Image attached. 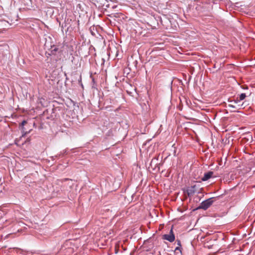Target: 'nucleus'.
<instances>
[{"mask_svg": "<svg viewBox=\"0 0 255 255\" xmlns=\"http://www.w3.org/2000/svg\"><path fill=\"white\" fill-rule=\"evenodd\" d=\"M192 69H193V70H194V67H191Z\"/></svg>", "mask_w": 255, "mask_h": 255, "instance_id": "dca6fc26", "label": "nucleus"}, {"mask_svg": "<svg viewBox=\"0 0 255 255\" xmlns=\"http://www.w3.org/2000/svg\"><path fill=\"white\" fill-rule=\"evenodd\" d=\"M243 89H248V87H245V88L243 87Z\"/></svg>", "mask_w": 255, "mask_h": 255, "instance_id": "2eb2a0df", "label": "nucleus"}, {"mask_svg": "<svg viewBox=\"0 0 255 255\" xmlns=\"http://www.w3.org/2000/svg\"><path fill=\"white\" fill-rule=\"evenodd\" d=\"M45 42L44 45V49L46 51L51 49L52 45H54L52 41V39L50 36H46L45 37Z\"/></svg>", "mask_w": 255, "mask_h": 255, "instance_id": "7ed1b4c3", "label": "nucleus"}, {"mask_svg": "<svg viewBox=\"0 0 255 255\" xmlns=\"http://www.w3.org/2000/svg\"><path fill=\"white\" fill-rule=\"evenodd\" d=\"M186 192L188 196H191L199 191L198 190V188L196 185H194L189 187L187 189Z\"/></svg>", "mask_w": 255, "mask_h": 255, "instance_id": "39448f33", "label": "nucleus"}, {"mask_svg": "<svg viewBox=\"0 0 255 255\" xmlns=\"http://www.w3.org/2000/svg\"><path fill=\"white\" fill-rule=\"evenodd\" d=\"M221 65H206V68L204 67L206 69V71H209L211 73H215L219 70Z\"/></svg>", "mask_w": 255, "mask_h": 255, "instance_id": "20e7f679", "label": "nucleus"}, {"mask_svg": "<svg viewBox=\"0 0 255 255\" xmlns=\"http://www.w3.org/2000/svg\"><path fill=\"white\" fill-rule=\"evenodd\" d=\"M234 103H235V104H237V103H238V101H234Z\"/></svg>", "mask_w": 255, "mask_h": 255, "instance_id": "4468645a", "label": "nucleus"}, {"mask_svg": "<svg viewBox=\"0 0 255 255\" xmlns=\"http://www.w3.org/2000/svg\"><path fill=\"white\" fill-rule=\"evenodd\" d=\"M213 174V172L209 171L204 173V176L202 178V180L205 181L212 177Z\"/></svg>", "mask_w": 255, "mask_h": 255, "instance_id": "0eeeda50", "label": "nucleus"}, {"mask_svg": "<svg viewBox=\"0 0 255 255\" xmlns=\"http://www.w3.org/2000/svg\"><path fill=\"white\" fill-rule=\"evenodd\" d=\"M246 95L245 93H242L240 95V100L242 101L245 99Z\"/></svg>", "mask_w": 255, "mask_h": 255, "instance_id": "1a4fd4ad", "label": "nucleus"}, {"mask_svg": "<svg viewBox=\"0 0 255 255\" xmlns=\"http://www.w3.org/2000/svg\"><path fill=\"white\" fill-rule=\"evenodd\" d=\"M26 123V122L25 121H22V122L21 123V125H22V126H24Z\"/></svg>", "mask_w": 255, "mask_h": 255, "instance_id": "f8f14e48", "label": "nucleus"}, {"mask_svg": "<svg viewBox=\"0 0 255 255\" xmlns=\"http://www.w3.org/2000/svg\"><path fill=\"white\" fill-rule=\"evenodd\" d=\"M51 49H49V50L46 51L45 54L47 57L49 56H55L59 52V49L58 46L57 45H52Z\"/></svg>", "mask_w": 255, "mask_h": 255, "instance_id": "f03ea898", "label": "nucleus"}, {"mask_svg": "<svg viewBox=\"0 0 255 255\" xmlns=\"http://www.w3.org/2000/svg\"><path fill=\"white\" fill-rule=\"evenodd\" d=\"M197 66H198V68H199V70H200V69H201V66H200V65H197Z\"/></svg>", "mask_w": 255, "mask_h": 255, "instance_id": "ddd939ff", "label": "nucleus"}, {"mask_svg": "<svg viewBox=\"0 0 255 255\" xmlns=\"http://www.w3.org/2000/svg\"><path fill=\"white\" fill-rule=\"evenodd\" d=\"M177 251H179V255H181V251L180 247H177L175 248V252H176V255H177V254H178Z\"/></svg>", "mask_w": 255, "mask_h": 255, "instance_id": "9d476101", "label": "nucleus"}, {"mask_svg": "<svg viewBox=\"0 0 255 255\" xmlns=\"http://www.w3.org/2000/svg\"><path fill=\"white\" fill-rule=\"evenodd\" d=\"M91 77L92 78V88L94 89H97L96 86V83L95 82V80L94 78H92V76Z\"/></svg>", "mask_w": 255, "mask_h": 255, "instance_id": "6e6552de", "label": "nucleus"}, {"mask_svg": "<svg viewBox=\"0 0 255 255\" xmlns=\"http://www.w3.org/2000/svg\"><path fill=\"white\" fill-rule=\"evenodd\" d=\"M228 107L229 108H234V109L236 108V106H235L234 105H232V104H229Z\"/></svg>", "mask_w": 255, "mask_h": 255, "instance_id": "9b49d317", "label": "nucleus"}, {"mask_svg": "<svg viewBox=\"0 0 255 255\" xmlns=\"http://www.w3.org/2000/svg\"><path fill=\"white\" fill-rule=\"evenodd\" d=\"M214 198H210L204 201H203L197 208V209H202L204 210H207L214 203Z\"/></svg>", "mask_w": 255, "mask_h": 255, "instance_id": "f257e3e1", "label": "nucleus"}, {"mask_svg": "<svg viewBox=\"0 0 255 255\" xmlns=\"http://www.w3.org/2000/svg\"><path fill=\"white\" fill-rule=\"evenodd\" d=\"M163 239L168 241L170 242H172L175 240V236L173 232L172 229L170 231L169 234H165L163 236Z\"/></svg>", "mask_w": 255, "mask_h": 255, "instance_id": "423d86ee", "label": "nucleus"}]
</instances>
